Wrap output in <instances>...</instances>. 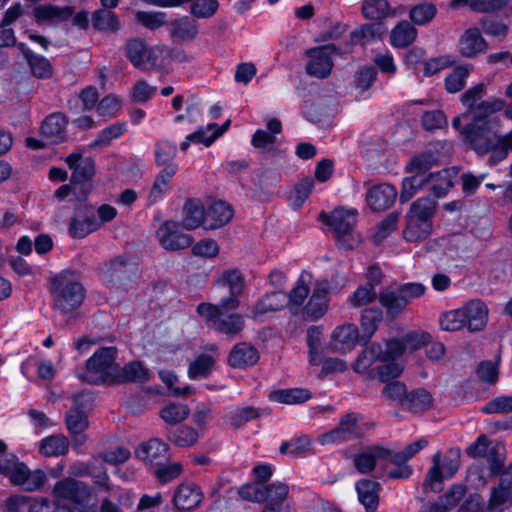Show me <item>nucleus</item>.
<instances>
[{
	"label": "nucleus",
	"mask_w": 512,
	"mask_h": 512,
	"mask_svg": "<svg viewBox=\"0 0 512 512\" xmlns=\"http://www.w3.org/2000/svg\"><path fill=\"white\" fill-rule=\"evenodd\" d=\"M49 292L52 298V308L66 315L82 305L86 290L77 275L63 271L53 276L49 281Z\"/></svg>",
	"instance_id": "1"
},
{
	"label": "nucleus",
	"mask_w": 512,
	"mask_h": 512,
	"mask_svg": "<svg viewBox=\"0 0 512 512\" xmlns=\"http://www.w3.org/2000/svg\"><path fill=\"white\" fill-rule=\"evenodd\" d=\"M467 124L461 130L464 143L468 144L479 156L494 153L500 143V135L492 131L493 125L497 124L496 118L492 116H472L464 118Z\"/></svg>",
	"instance_id": "2"
},
{
	"label": "nucleus",
	"mask_w": 512,
	"mask_h": 512,
	"mask_svg": "<svg viewBox=\"0 0 512 512\" xmlns=\"http://www.w3.org/2000/svg\"><path fill=\"white\" fill-rule=\"evenodd\" d=\"M437 202L431 196H425L414 201L405 215L403 238L408 242H420L432 233L433 217L436 213Z\"/></svg>",
	"instance_id": "3"
},
{
	"label": "nucleus",
	"mask_w": 512,
	"mask_h": 512,
	"mask_svg": "<svg viewBox=\"0 0 512 512\" xmlns=\"http://www.w3.org/2000/svg\"><path fill=\"white\" fill-rule=\"evenodd\" d=\"M358 211L354 208H336L331 214L320 213L319 219L329 226L334 233L337 245L340 249L350 251L361 242V237L355 232Z\"/></svg>",
	"instance_id": "4"
},
{
	"label": "nucleus",
	"mask_w": 512,
	"mask_h": 512,
	"mask_svg": "<svg viewBox=\"0 0 512 512\" xmlns=\"http://www.w3.org/2000/svg\"><path fill=\"white\" fill-rule=\"evenodd\" d=\"M117 349L115 347H102L98 349L87 361L86 369L78 377L93 385L116 384L118 364L116 363Z\"/></svg>",
	"instance_id": "5"
},
{
	"label": "nucleus",
	"mask_w": 512,
	"mask_h": 512,
	"mask_svg": "<svg viewBox=\"0 0 512 512\" xmlns=\"http://www.w3.org/2000/svg\"><path fill=\"white\" fill-rule=\"evenodd\" d=\"M197 312L202 316L208 326L215 331L226 335L229 339L237 337L245 326L244 317L239 313L221 312L214 304L200 303Z\"/></svg>",
	"instance_id": "6"
},
{
	"label": "nucleus",
	"mask_w": 512,
	"mask_h": 512,
	"mask_svg": "<svg viewBox=\"0 0 512 512\" xmlns=\"http://www.w3.org/2000/svg\"><path fill=\"white\" fill-rule=\"evenodd\" d=\"M485 91V85L479 83L462 94L461 102L466 107L463 118L478 116V113L480 116H492L505 107V102L501 99L481 100Z\"/></svg>",
	"instance_id": "7"
},
{
	"label": "nucleus",
	"mask_w": 512,
	"mask_h": 512,
	"mask_svg": "<svg viewBox=\"0 0 512 512\" xmlns=\"http://www.w3.org/2000/svg\"><path fill=\"white\" fill-rule=\"evenodd\" d=\"M91 400L89 394L81 393L74 395L72 398V406L65 416L67 428L74 436V442L77 445H82L86 440L83 432L89 425L86 410L90 407Z\"/></svg>",
	"instance_id": "8"
},
{
	"label": "nucleus",
	"mask_w": 512,
	"mask_h": 512,
	"mask_svg": "<svg viewBox=\"0 0 512 512\" xmlns=\"http://www.w3.org/2000/svg\"><path fill=\"white\" fill-rule=\"evenodd\" d=\"M289 487L282 482L272 484L264 483H249L244 485L239 490V495L242 499L258 502H287Z\"/></svg>",
	"instance_id": "9"
},
{
	"label": "nucleus",
	"mask_w": 512,
	"mask_h": 512,
	"mask_svg": "<svg viewBox=\"0 0 512 512\" xmlns=\"http://www.w3.org/2000/svg\"><path fill=\"white\" fill-rule=\"evenodd\" d=\"M124 52L135 68L147 71L157 67L158 56L162 49L159 47H149L140 38H132L125 43Z\"/></svg>",
	"instance_id": "10"
},
{
	"label": "nucleus",
	"mask_w": 512,
	"mask_h": 512,
	"mask_svg": "<svg viewBox=\"0 0 512 512\" xmlns=\"http://www.w3.org/2000/svg\"><path fill=\"white\" fill-rule=\"evenodd\" d=\"M137 267L127 256H116L110 260L106 271V281L115 289L127 290L132 287Z\"/></svg>",
	"instance_id": "11"
},
{
	"label": "nucleus",
	"mask_w": 512,
	"mask_h": 512,
	"mask_svg": "<svg viewBox=\"0 0 512 512\" xmlns=\"http://www.w3.org/2000/svg\"><path fill=\"white\" fill-rule=\"evenodd\" d=\"M340 53V49L334 44L309 49L307 55L310 61L306 65V72L317 78H326L333 67L331 55Z\"/></svg>",
	"instance_id": "12"
},
{
	"label": "nucleus",
	"mask_w": 512,
	"mask_h": 512,
	"mask_svg": "<svg viewBox=\"0 0 512 512\" xmlns=\"http://www.w3.org/2000/svg\"><path fill=\"white\" fill-rule=\"evenodd\" d=\"M182 224L175 221H165L156 232L160 245L171 251L188 248L193 243L191 235L182 232Z\"/></svg>",
	"instance_id": "13"
},
{
	"label": "nucleus",
	"mask_w": 512,
	"mask_h": 512,
	"mask_svg": "<svg viewBox=\"0 0 512 512\" xmlns=\"http://www.w3.org/2000/svg\"><path fill=\"white\" fill-rule=\"evenodd\" d=\"M136 457L151 469L162 462H168L169 446L158 438L141 443L135 451Z\"/></svg>",
	"instance_id": "14"
},
{
	"label": "nucleus",
	"mask_w": 512,
	"mask_h": 512,
	"mask_svg": "<svg viewBox=\"0 0 512 512\" xmlns=\"http://www.w3.org/2000/svg\"><path fill=\"white\" fill-rule=\"evenodd\" d=\"M330 285L328 281H317L312 295L303 308V316L308 320H317L321 318L328 309V293Z\"/></svg>",
	"instance_id": "15"
},
{
	"label": "nucleus",
	"mask_w": 512,
	"mask_h": 512,
	"mask_svg": "<svg viewBox=\"0 0 512 512\" xmlns=\"http://www.w3.org/2000/svg\"><path fill=\"white\" fill-rule=\"evenodd\" d=\"M76 208L79 212V217L73 218L69 226V231L72 237L84 238L88 234L100 228V222L94 215L92 206L79 205Z\"/></svg>",
	"instance_id": "16"
},
{
	"label": "nucleus",
	"mask_w": 512,
	"mask_h": 512,
	"mask_svg": "<svg viewBox=\"0 0 512 512\" xmlns=\"http://www.w3.org/2000/svg\"><path fill=\"white\" fill-rule=\"evenodd\" d=\"M397 190L394 186L383 183L371 187L366 194L368 206L374 212H381L389 209L395 202Z\"/></svg>",
	"instance_id": "17"
},
{
	"label": "nucleus",
	"mask_w": 512,
	"mask_h": 512,
	"mask_svg": "<svg viewBox=\"0 0 512 512\" xmlns=\"http://www.w3.org/2000/svg\"><path fill=\"white\" fill-rule=\"evenodd\" d=\"M359 331L354 324H344L334 329L331 335L330 349L337 353L351 351L359 340Z\"/></svg>",
	"instance_id": "18"
},
{
	"label": "nucleus",
	"mask_w": 512,
	"mask_h": 512,
	"mask_svg": "<svg viewBox=\"0 0 512 512\" xmlns=\"http://www.w3.org/2000/svg\"><path fill=\"white\" fill-rule=\"evenodd\" d=\"M53 495L57 499L56 501L69 500L75 504H80L88 495V490L82 482L68 477L55 484Z\"/></svg>",
	"instance_id": "19"
},
{
	"label": "nucleus",
	"mask_w": 512,
	"mask_h": 512,
	"mask_svg": "<svg viewBox=\"0 0 512 512\" xmlns=\"http://www.w3.org/2000/svg\"><path fill=\"white\" fill-rule=\"evenodd\" d=\"M358 500L366 512H376L380 502L381 484L372 479H360L355 483Z\"/></svg>",
	"instance_id": "20"
},
{
	"label": "nucleus",
	"mask_w": 512,
	"mask_h": 512,
	"mask_svg": "<svg viewBox=\"0 0 512 512\" xmlns=\"http://www.w3.org/2000/svg\"><path fill=\"white\" fill-rule=\"evenodd\" d=\"M67 119L64 114L55 112L42 122L41 134L50 144H59L66 140Z\"/></svg>",
	"instance_id": "21"
},
{
	"label": "nucleus",
	"mask_w": 512,
	"mask_h": 512,
	"mask_svg": "<svg viewBox=\"0 0 512 512\" xmlns=\"http://www.w3.org/2000/svg\"><path fill=\"white\" fill-rule=\"evenodd\" d=\"M466 326L470 332L484 329L488 320V310L483 301L474 299L461 307Z\"/></svg>",
	"instance_id": "22"
},
{
	"label": "nucleus",
	"mask_w": 512,
	"mask_h": 512,
	"mask_svg": "<svg viewBox=\"0 0 512 512\" xmlns=\"http://www.w3.org/2000/svg\"><path fill=\"white\" fill-rule=\"evenodd\" d=\"M203 493L193 483H182L175 490L173 504L178 510H191L202 502Z\"/></svg>",
	"instance_id": "23"
},
{
	"label": "nucleus",
	"mask_w": 512,
	"mask_h": 512,
	"mask_svg": "<svg viewBox=\"0 0 512 512\" xmlns=\"http://www.w3.org/2000/svg\"><path fill=\"white\" fill-rule=\"evenodd\" d=\"M260 358L255 346L248 342L237 343L228 355V364L232 368L243 369L255 365Z\"/></svg>",
	"instance_id": "24"
},
{
	"label": "nucleus",
	"mask_w": 512,
	"mask_h": 512,
	"mask_svg": "<svg viewBox=\"0 0 512 512\" xmlns=\"http://www.w3.org/2000/svg\"><path fill=\"white\" fill-rule=\"evenodd\" d=\"M488 49L478 28H469L459 39V52L463 57L475 58Z\"/></svg>",
	"instance_id": "25"
},
{
	"label": "nucleus",
	"mask_w": 512,
	"mask_h": 512,
	"mask_svg": "<svg viewBox=\"0 0 512 512\" xmlns=\"http://www.w3.org/2000/svg\"><path fill=\"white\" fill-rule=\"evenodd\" d=\"M66 163L73 170L71 183L91 181L95 175V163L90 157H82L81 154L72 153L66 158Z\"/></svg>",
	"instance_id": "26"
},
{
	"label": "nucleus",
	"mask_w": 512,
	"mask_h": 512,
	"mask_svg": "<svg viewBox=\"0 0 512 512\" xmlns=\"http://www.w3.org/2000/svg\"><path fill=\"white\" fill-rule=\"evenodd\" d=\"M232 217V207L224 201H216L205 210V229H219L226 225Z\"/></svg>",
	"instance_id": "27"
},
{
	"label": "nucleus",
	"mask_w": 512,
	"mask_h": 512,
	"mask_svg": "<svg viewBox=\"0 0 512 512\" xmlns=\"http://www.w3.org/2000/svg\"><path fill=\"white\" fill-rule=\"evenodd\" d=\"M387 455L388 448L379 445L369 446L355 455L354 466L358 472L368 474L374 470L376 461H382Z\"/></svg>",
	"instance_id": "28"
},
{
	"label": "nucleus",
	"mask_w": 512,
	"mask_h": 512,
	"mask_svg": "<svg viewBox=\"0 0 512 512\" xmlns=\"http://www.w3.org/2000/svg\"><path fill=\"white\" fill-rule=\"evenodd\" d=\"M73 13L74 9L71 6L60 7L53 4L39 5L33 10V15L37 23H62L69 20Z\"/></svg>",
	"instance_id": "29"
},
{
	"label": "nucleus",
	"mask_w": 512,
	"mask_h": 512,
	"mask_svg": "<svg viewBox=\"0 0 512 512\" xmlns=\"http://www.w3.org/2000/svg\"><path fill=\"white\" fill-rule=\"evenodd\" d=\"M378 300L382 307L385 308L386 315L390 319L398 318L407 308L393 284L380 291Z\"/></svg>",
	"instance_id": "30"
},
{
	"label": "nucleus",
	"mask_w": 512,
	"mask_h": 512,
	"mask_svg": "<svg viewBox=\"0 0 512 512\" xmlns=\"http://www.w3.org/2000/svg\"><path fill=\"white\" fill-rule=\"evenodd\" d=\"M201 225L205 228L204 206L199 200L188 199L183 207L182 227L194 230Z\"/></svg>",
	"instance_id": "31"
},
{
	"label": "nucleus",
	"mask_w": 512,
	"mask_h": 512,
	"mask_svg": "<svg viewBox=\"0 0 512 512\" xmlns=\"http://www.w3.org/2000/svg\"><path fill=\"white\" fill-rule=\"evenodd\" d=\"M458 174L457 167L444 169L437 173H429L431 176L430 181L433 182L431 192L434 195V199L444 197L450 188L454 186L453 178Z\"/></svg>",
	"instance_id": "32"
},
{
	"label": "nucleus",
	"mask_w": 512,
	"mask_h": 512,
	"mask_svg": "<svg viewBox=\"0 0 512 512\" xmlns=\"http://www.w3.org/2000/svg\"><path fill=\"white\" fill-rule=\"evenodd\" d=\"M167 439L174 445L181 448H188L195 445L199 439L198 431L188 425L166 429Z\"/></svg>",
	"instance_id": "33"
},
{
	"label": "nucleus",
	"mask_w": 512,
	"mask_h": 512,
	"mask_svg": "<svg viewBox=\"0 0 512 512\" xmlns=\"http://www.w3.org/2000/svg\"><path fill=\"white\" fill-rule=\"evenodd\" d=\"M149 380V371L139 361L127 363L124 367L118 365L116 384L124 382H144Z\"/></svg>",
	"instance_id": "34"
},
{
	"label": "nucleus",
	"mask_w": 512,
	"mask_h": 512,
	"mask_svg": "<svg viewBox=\"0 0 512 512\" xmlns=\"http://www.w3.org/2000/svg\"><path fill=\"white\" fill-rule=\"evenodd\" d=\"M197 34V23L189 17H182L170 23V35L176 40L191 41Z\"/></svg>",
	"instance_id": "35"
},
{
	"label": "nucleus",
	"mask_w": 512,
	"mask_h": 512,
	"mask_svg": "<svg viewBox=\"0 0 512 512\" xmlns=\"http://www.w3.org/2000/svg\"><path fill=\"white\" fill-rule=\"evenodd\" d=\"M378 360L385 361L384 349L381 344L373 342L357 357L354 364V370L357 373H363Z\"/></svg>",
	"instance_id": "36"
},
{
	"label": "nucleus",
	"mask_w": 512,
	"mask_h": 512,
	"mask_svg": "<svg viewBox=\"0 0 512 512\" xmlns=\"http://www.w3.org/2000/svg\"><path fill=\"white\" fill-rule=\"evenodd\" d=\"M417 37V29L408 21L399 22L391 32V44L397 48H406Z\"/></svg>",
	"instance_id": "37"
},
{
	"label": "nucleus",
	"mask_w": 512,
	"mask_h": 512,
	"mask_svg": "<svg viewBox=\"0 0 512 512\" xmlns=\"http://www.w3.org/2000/svg\"><path fill=\"white\" fill-rule=\"evenodd\" d=\"M509 0H452L451 6L458 8L468 5L473 11L479 13H495L508 4Z\"/></svg>",
	"instance_id": "38"
},
{
	"label": "nucleus",
	"mask_w": 512,
	"mask_h": 512,
	"mask_svg": "<svg viewBox=\"0 0 512 512\" xmlns=\"http://www.w3.org/2000/svg\"><path fill=\"white\" fill-rule=\"evenodd\" d=\"M432 403V395L426 389L419 388L407 394L403 408L416 413L431 408Z\"/></svg>",
	"instance_id": "39"
},
{
	"label": "nucleus",
	"mask_w": 512,
	"mask_h": 512,
	"mask_svg": "<svg viewBox=\"0 0 512 512\" xmlns=\"http://www.w3.org/2000/svg\"><path fill=\"white\" fill-rule=\"evenodd\" d=\"M311 397V392L303 388L280 389L270 394L272 400L283 404H301Z\"/></svg>",
	"instance_id": "40"
},
{
	"label": "nucleus",
	"mask_w": 512,
	"mask_h": 512,
	"mask_svg": "<svg viewBox=\"0 0 512 512\" xmlns=\"http://www.w3.org/2000/svg\"><path fill=\"white\" fill-rule=\"evenodd\" d=\"M283 308V298L280 293H271L265 295L253 307L252 318L260 319L269 312H276Z\"/></svg>",
	"instance_id": "41"
},
{
	"label": "nucleus",
	"mask_w": 512,
	"mask_h": 512,
	"mask_svg": "<svg viewBox=\"0 0 512 512\" xmlns=\"http://www.w3.org/2000/svg\"><path fill=\"white\" fill-rule=\"evenodd\" d=\"M487 469L489 477H496L502 472L506 459V448L503 443L498 442L489 448L486 454Z\"/></svg>",
	"instance_id": "42"
},
{
	"label": "nucleus",
	"mask_w": 512,
	"mask_h": 512,
	"mask_svg": "<svg viewBox=\"0 0 512 512\" xmlns=\"http://www.w3.org/2000/svg\"><path fill=\"white\" fill-rule=\"evenodd\" d=\"M312 275L303 272L298 279L296 286L290 291L288 298V306L290 310L298 309L305 301L309 294V283Z\"/></svg>",
	"instance_id": "43"
},
{
	"label": "nucleus",
	"mask_w": 512,
	"mask_h": 512,
	"mask_svg": "<svg viewBox=\"0 0 512 512\" xmlns=\"http://www.w3.org/2000/svg\"><path fill=\"white\" fill-rule=\"evenodd\" d=\"M69 443L66 437L62 435L49 436L41 440L40 452L44 456H60L68 452Z\"/></svg>",
	"instance_id": "44"
},
{
	"label": "nucleus",
	"mask_w": 512,
	"mask_h": 512,
	"mask_svg": "<svg viewBox=\"0 0 512 512\" xmlns=\"http://www.w3.org/2000/svg\"><path fill=\"white\" fill-rule=\"evenodd\" d=\"M433 465L428 470L425 480L423 482V488L430 489L433 492H440L443 489V473L441 471V454L437 452L433 456Z\"/></svg>",
	"instance_id": "45"
},
{
	"label": "nucleus",
	"mask_w": 512,
	"mask_h": 512,
	"mask_svg": "<svg viewBox=\"0 0 512 512\" xmlns=\"http://www.w3.org/2000/svg\"><path fill=\"white\" fill-rule=\"evenodd\" d=\"M383 320V312L378 307L366 308L361 314V328L363 338H370Z\"/></svg>",
	"instance_id": "46"
},
{
	"label": "nucleus",
	"mask_w": 512,
	"mask_h": 512,
	"mask_svg": "<svg viewBox=\"0 0 512 512\" xmlns=\"http://www.w3.org/2000/svg\"><path fill=\"white\" fill-rule=\"evenodd\" d=\"M92 25L96 30L105 32H116L119 29V22L116 15L108 9H99L92 15Z\"/></svg>",
	"instance_id": "47"
},
{
	"label": "nucleus",
	"mask_w": 512,
	"mask_h": 512,
	"mask_svg": "<svg viewBox=\"0 0 512 512\" xmlns=\"http://www.w3.org/2000/svg\"><path fill=\"white\" fill-rule=\"evenodd\" d=\"M382 33L383 26L381 23L364 24L351 33V43L364 46Z\"/></svg>",
	"instance_id": "48"
},
{
	"label": "nucleus",
	"mask_w": 512,
	"mask_h": 512,
	"mask_svg": "<svg viewBox=\"0 0 512 512\" xmlns=\"http://www.w3.org/2000/svg\"><path fill=\"white\" fill-rule=\"evenodd\" d=\"M431 176L429 175H416L407 177L402 182V189L400 192V202L404 203L410 200L425 184L430 182Z\"/></svg>",
	"instance_id": "49"
},
{
	"label": "nucleus",
	"mask_w": 512,
	"mask_h": 512,
	"mask_svg": "<svg viewBox=\"0 0 512 512\" xmlns=\"http://www.w3.org/2000/svg\"><path fill=\"white\" fill-rule=\"evenodd\" d=\"M215 364V359L208 354L199 355L189 365L188 376L191 379L206 378L211 372Z\"/></svg>",
	"instance_id": "50"
},
{
	"label": "nucleus",
	"mask_w": 512,
	"mask_h": 512,
	"mask_svg": "<svg viewBox=\"0 0 512 512\" xmlns=\"http://www.w3.org/2000/svg\"><path fill=\"white\" fill-rule=\"evenodd\" d=\"M436 162V157L432 152H424L411 159L406 166V171L416 175H428V171Z\"/></svg>",
	"instance_id": "51"
},
{
	"label": "nucleus",
	"mask_w": 512,
	"mask_h": 512,
	"mask_svg": "<svg viewBox=\"0 0 512 512\" xmlns=\"http://www.w3.org/2000/svg\"><path fill=\"white\" fill-rule=\"evenodd\" d=\"M190 414V409L185 404L170 403L164 406L160 417L168 424L175 425L184 421Z\"/></svg>",
	"instance_id": "52"
},
{
	"label": "nucleus",
	"mask_w": 512,
	"mask_h": 512,
	"mask_svg": "<svg viewBox=\"0 0 512 512\" xmlns=\"http://www.w3.org/2000/svg\"><path fill=\"white\" fill-rule=\"evenodd\" d=\"M127 129L125 123H114L104 128L95 140L90 144L91 148H103L108 146L113 139L120 137Z\"/></svg>",
	"instance_id": "53"
},
{
	"label": "nucleus",
	"mask_w": 512,
	"mask_h": 512,
	"mask_svg": "<svg viewBox=\"0 0 512 512\" xmlns=\"http://www.w3.org/2000/svg\"><path fill=\"white\" fill-rule=\"evenodd\" d=\"M307 345L309 348V362L311 365L317 366L322 362L321 353V330L312 326L307 330Z\"/></svg>",
	"instance_id": "54"
},
{
	"label": "nucleus",
	"mask_w": 512,
	"mask_h": 512,
	"mask_svg": "<svg viewBox=\"0 0 512 512\" xmlns=\"http://www.w3.org/2000/svg\"><path fill=\"white\" fill-rule=\"evenodd\" d=\"M470 74V69L467 66H457L445 79V87L449 93H456L461 91L465 84L466 79Z\"/></svg>",
	"instance_id": "55"
},
{
	"label": "nucleus",
	"mask_w": 512,
	"mask_h": 512,
	"mask_svg": "<svg viewBox=\"0 0 512 512\" xmlns=\"http://www.w3.org/2000/svg\"><path fill=\"white\" fill-rule=\"evenodd\" d=\"M436 12L434 4L424 2L412 7L409 16L414 24L425 25L435 17Z\"/></svg>",
	"instance_id": "56"
},
{
	"label": "nucleus",
	"mask_w": 512,
	"mask_h": 512,
	"mask_svg": "<svg viewBox=\"0 0 512 512\" xmlns=\"http://www.w3.org/2000/svg\"><path fill=\"white\" fill-rule=\"evenodd\" d=\"M389 11L387 0H365L362 5V13L365 18L371 20H381L385 18Z\"/></svg>",
	"instance_id": "57"
},
{
	"label": "nucleus",
	"mask_w": 512,
	"mask_h": 512,
	"mask_svg": "<svg viewBox=\"0 0 512 512\" xmlns=\"http://www.w3.org/2000/svg\"><path fill=\"white\" fill-rule=\"evenodd\" d=\"M399 221V213H389L381 222L376 226V231L373 235L376 244L384 241L393 231H395Z\"/></svg>",
	"instance_id": "58"
},
{
	"label": "nucleus",
	"mask_w": 512,
	"mask_h": 512,
	"mask_svg": "<svg viewBox=\"0 0 512 512\" xmlns=\"http://www.w3.org/2000/svg\"><path fill=\"white\" fill-rule=\"evenodd\" d=\"M395 289L398 291L400 296L402 297L404 304L406 307L409 303L417 298H420L425 294L426 287L422 283L419 282H411V283H393Z\"/></svg>",
	"instance_id": "59"
},
{
	"label": "nucleus",
	"mask_w": 512,
	"mask_h": 512,
	"mask_svg": "<svg viewBox=\"0 0 512 512\" xmlns=\"http://www.w3.org/2000/svg\"><path fill=\"white\" fill-rule=\"evenodd\" d=\"M221 282L228 286L229 292L241 295L245 288V279L238 269H229L222 273Z\"/></svg>",
	"instance_id": "60"
},
{
	"label": "nucleus",
	"mask_w": 512,
	"mask_h": 512,
	"mask_svg": "<svg viewBox=\"0 0 512 512\" xmlns=\"http://www.w3.org/2000/svg\"><path fill=\"white\" fill-rule=\"evenodd\" d=\"M176 153V145L170 141L160 140L155 144V161L158 166L170 164Z\"/></svg>",
	"instance_id": "61"
},
{
	"label": "nucleus",
	"mask_w": 512,
	"mask_h": 512,
	"mask_svg": "<svg viewBox=\"0 0 512 512\" xmlns=\"http://www.w3.org/2000/svg\"><path fill=\"white\" fill-rule=\"evenodd\" d=\"M511 485L502 484L500 481L498 487H494L489 500V507L496 509L502 506H510L512 504Z\"/></svg>",
	"instance_id": "62"
},
{
	"label": "nucleus",
	"mask_w": 512,
	"mask_h": 512,
	"mask_svg": "<svg viewBox=\"0 0 512 512\" xmlns=\"http://www.w3.org/2000/svg\"><path fill=\"white\" fill-rule=\"evenodd\" d=\"M439 323L441 328L445 331H458L466 326L461 308L442 314Z\"/></svg>",
	"instance_id": "63"
},
{
	"label": "nucleus",
	"mask_w": 512,
	"mask_h": 512,
	"mask_svg": "<svg viewBox=\"0 0 512 512\" xmlns=\"http://www.w3.org/2000/svg\"><path fill=\"white\" fill-rule=\"evenodd\" d=\"M153 474L161 483H167L177 478L182 472V465L180 463L162 462L152 468Z\"/></svg>",
	"instance_id": "64"
}]
</instances>
